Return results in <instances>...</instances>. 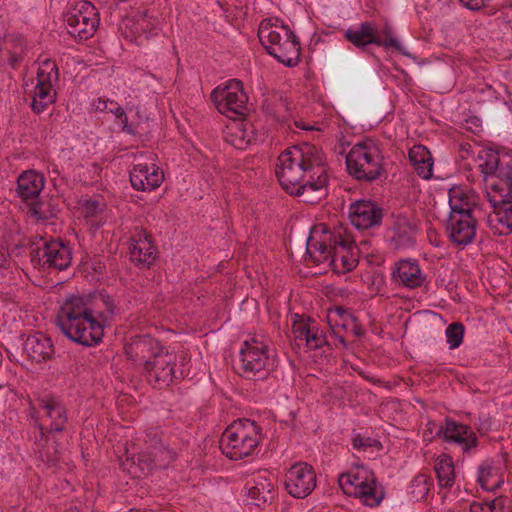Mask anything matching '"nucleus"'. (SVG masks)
<instances>
[{
    "instance_id": "nucleus-60",
    "label": "nucleus",
    "mask_w": 512,
    "mask_h": 512,
    "mask_svg": "<svg viewBox=\"0 0 512 512\" xmlns=\"http://www.w3.org/2000/svg\"><path fill=\"white\" fill-rule=\"evenodd\" d=\"M445 512H454V511H453V510H451V509H448V510H446Z\"/></svg>"
},
{
    "instance_id": "nucleus-22",
    "label": "nucleus",
    "mask_w": 512,
    "mask_h": 512,
    "mask_svg": "<svg viewBox=\"0 0 512 512\" xmlns=\"http://www.w3.org/2000/svg\"><path fill=\"white\" fill-rule=\"evenodd\" d=\"M129 255L132 262L149 267L157 255L152 236L143 229H135L130 237Z\"/></svg>"
},
{
    "instance_id": "nucleus-26",
    "label": "nucleus",
    "mask_w": 512,
    "mask_h": 512,
    "mask_svg": "<svg viewBox=\"0 0 512 512\" xmlns=\"http://www.w3.org/2000/svg\"><path fill=\"white\" fill-rule=\"evenodd\" d=\"M387 241L392 249L405 250L415 244V226L407 217H397L387 231Z\"/></svg>"
},
{
    "instance_id": "nucleus-59",
    "label": "nucleus",
    "mask_w": 512,
    "mask_h": 512,
    "mask_svg": "<svg viewBox=\"0 0 512 512\" xmlns=\"http://www.w3.org/2000/svg\"><path fill=\"white\" fill-rule=\"evenodd\" d=\"M299 127H300V128H302V129H308V128H307V127H305V126H299Z\"/></svg>"
},
{
    "instance_id": "nucleus-17",
    "label": "nucleus",
    "mask_w": 512,
    "mask_h": 512,
    "mask_svg": "<svg viewBox=\"0 0 512 512\" xmlns=\"http://www.w3.org/2000/svg\"><path fill=\"white\" fill-rule=\"evenodd\" d=\"M285 489L295 498H305L316 487V473L313 467L305 462L292 465L285 474Z\"/></svg>"
},
{
    "instance_id": "nucleus-35",
    "label": "nucleus",
    "mask_w": 512,
    "mask_h": 512,
    "mask_svg": "<svg viewBox=\"0 0 512 512\" xmlns=\"http://www.w3.org/2000/svg\"><path fill=\"white\" fill-rule=\"evenodd\" d=\"M248 496L255 500L256 505L269 502L274 497V485L265 475H257L248 487Z\"/></svg>"
},
{
    "instance_id": "nucleus-37",
    "label": "nucleus",
    "mask_w": 512,
    "mask_h": 512,
    "mask_svg": "<svg viewBox=\"0 0 512 512\" xmlns=\"http://www.w3.org/2000/svg\"><path fill=\"white\" fill-rule=\"evenodd\" d=\"M479 168L485 176H492L498 173L500 177V170L505 168V164L500 162V157L494 150H484L479 154Z\"/></svg>"
},
{
    "instance_id": "nucleus-15",
    "label": "nucleus",
    "mask_w": 512,
    "mask_h": 512,
    "mask_svg": "<svg viewBox=\"0 0 512 512\" xmlns=\"http://www.w3.org/2000/svg\"><path fill=\"white\" fill-rule=\"evenodd\" d=\"M176 355L164 347L141 371L154 388L168 387L175 378Z\"/></svg>"
},
{
    "instance_id": "nucleus-38",
    "label": "nucleus",
    "mask_w": 512,
    "mask_h": 512,
    "mask_svg": "<svg viewBox=\"0 0 512 512\" xmlns=\"http://www.w3.org/2000/svg\"><path fill=\"white\" fill-rule=\"evenodd\" d=\"M354 316L351 315L346 309L343 307L337 306L328 310L327 313V323L332 330L333 333H336L338 328H342L344 330L348 329V323L352 322V318Z\"/></svg>"
},
{
    "instance_id": "nucleus-7",
    "label": "nucleus",
    "mask_w": 512,
    "mask_h": 512,
    "mask_svg": "<svg viewBox=\"0 0 512 512\" xmlns=\"http://www.w3.org/2000/svg\"><path fill=\"white\" fill-rule=\"evenodd\" d=\"M273 366L269 339L264 336H253L242 343L237 366L241 376L262 380L267 377Z\"/></svg>"
},
{
    "instance_id": "nucleus-46",
    "label": "nucleus",
    "mask_w": 512,
    "mask_h": 512,
    "mask_svg": "<svg viewBox=\"0 0 512 512\" xmlns=\"http://www.w3.org/2000/svg\"><path fill=\"white\" fill-rule=\"evenodd\" d=\"M487 507H489V512H506V503L507 498L504 496L496 497L493 500L485 501Z\"/></svg>"
},
{
    "instance_id": "nucleus-18",
    "label": "nucleus",
    "mask_w": 512,
    "mask_h": 512,
    "mask_svg": "<svg viewBox=\"0 0 512 512\" xmlns=\"http://www.w3.org/2000/svg\"><path fill=\"white\" fill-rule=\"evenodd\" d=\"M164 347L160 341L150 335H138L125 345V354L134 366L142 369Z\"/></svg>"
},
{
    "instance_id": "nucleus-39",
    "label": "nucleus",
    "mask_w": 512,
    "mask_h": 512,
    "mask_svg": "<svg viewBox=\"0 0 512 512\" xmlns=\"http://www.w3.org/2000/svg\"><path fill=\"white\" fill-rule=\"evenodd\" d=\"M145 23V13H139L123 20L121 29L127 38L137 39L143 35V24Z\"/></svg>"
},
{
    "instance_id": "nucleus-25",
    "label": "nucleus",
    "mask_w": 512,
    "mask_h": 512,
    "mask_svg": "<svg viewBox=\"0 0 512 512\" xmlns=\"http://www.w3.org/2000/svg\"><path fill=\"white\" fill-rule=\"evenodd\" d=\"M164 180L163 171L155 164L139 163L130 172V182L134 189L152 191L158 188Z\"/></svg>"
},
{
    "instance_id": "nucleus-41",
    "label": "nucleus",
    "mask_w": 512,
    "mask_h": 512,
    "mask_svg": "<svg viewBox=\"0 0 512 512\" xmlns=\"http://www.w3.org/2000/svg\"><path fill=\"white\" fill-rule=\"evenodd\" d=\"M464 326L459 322L450 324L445 330V336L450 349L458 348L464 337Z\"/></svg>"
},
{
    "instance_id": "nucleus-19",
    "label": "nucleus",
    "mask_w": 512,
    "mask_h": 512,
    "mask_svg": "<svg viewBox=\"0 0 512 512\" xmlns=\"http://www.w3.org/2000/svg\"><path fill=\"white\" fill-rule=\"evenodd\" d=\"M144 442L145 447L139 455L140 461L164 468L174 459V453L162 443L158 428L147 429Z\"/></svg>"
},
{
    "instance_id": "nucleus-58",
    "label": "nucleus",
    "mask_w": 512,
    "mask_h": 512,
    "mask_svg": "<svg viewBox=\"0 0 512 512\" xmlns=\"http://www.w3.org/2000/svg\"><path fill=\"white\" fill-rule=\"evenodd\" d=\"M338 321L344 322V317L338 318Z\"/></svg>"
},
{
    "instance_id": "nucleus-13",
    "label": "nucleus",
    "mask_w": 512,
    "mask_h": 512,
    "mask_svg": "<svg viewBox=\"0 0 512 512\" xmlns=\"http://www.w3.org/2000/svg\"><path fill=\"white\" fill-rule=\"evenodd\" d=\"M210 98L217 110L229 118L243 116L247 111L248 97L239 80L232 79L224 86L216 87Z\"/></svg>"
},
{
    "instance_id": "nucleus-6",
    "label": "nucleus",
    "mask_w": 512,
    "mask_h": 512,
    "mask_svg": "<svg viewBox=\"0 0 512 512\" xmlns=\"http://www.w3.org/2000/svg\"><path fill=\"white\" fill-rule=\"evenodd\" d=\"M342 491L359 498L368 507H378L385 498V491L374 473L365 466H355L338 479Z\"/></svg>"
},
{
    "instance_id": "nucleus-51",
    "label": "nucleus",
    "mask_w": 512,
    "mask_h": 512,
    "mask_svg": "<svg viewBox=\"0 0 512 512\" xmlns=\"http://www.w3.org/2000/svg\"><path fill=\"white\" fill-rule=\"evenodd\" d=\"M347 330H349L354 336L359 337V338L363 337L366 333V330L363 327V325L360 324L355 317L352 318L351 323H348Z\"/></svg>"
},
{
    "instance_id": "nucleus-24",
    "label": "nucleus",
    "mask_w": 512,
    "mask_h": 512,
    "mask_svg": "<svg viewBox=\"0 0 512 512\" xmlns=\"http://www.w3.org/2000/svg\"><path fill=\"white\" fill-rule=\"evenodd\" d=\"M478 196L462 186H453L448 191L449 216L476 215L479 211Z\"/></svg>"
},
{
    "instance_id": "nucleus-9",
    "label": "nucleus",
    "mask_w": 512,
    "mask_h": 512,
    "mask_svg": "<svg viewBox=\"0 0 512 512\" xmlns=\"http://www.w3.org/2000/svg\"><path fill=\"white\" fill-rule=\"evenodd\" d=\"M32 251V263L35 267L43 269L65 270L72 261V250L67 243L60 239H46L41 237L40 243Z\"/></svg>"
},
{
    "instance_id": "nucleus-53",
    "label": "nucleus",
    "mask_w": 512,
    "mask_h": 512,
    "mask_svg": "<svg viewBox=\"0 0 512 512\" xmlns=\"http://www.w3.org/2000/svg\"><path fill=\"white\" fill-rule=\"evenodd\" d=\"M470 512H489V507L485 501L483 502H472L470 504Z\"/></svg>"
},
{
    "instance_id": "nucleus-10",
    "label": "nucleus",
    "mask_w": 512,
    "mask_h": 512,
    "mask_svg": "<svg viewBox=\"0 0 512 512\" xmlns=\"http://www.w3.org/2000/svg\"><path fill=\"white\" fill-rule=\"evenodd\" d=\"M291 345L305 351L326 348L331 350L327 336L319 324L310 317L295 314L291 324Z\"/></svg>"
},
{
    "instance_id": "nucleus-21",
    "label": "nucleus",
    "mask_w": 512,
    "mask_h": 512,
    "mask_svg": "<svg viewBox=\"0 0 512 512\" xmlns=\"http://www.w3.org/2000/svg\"><path fill=\"white\" fill-rule=\"evenodd\" d=\"M477 227V215L448 216L446 221L448 237L457 246L471 244L475 239Z\"/></svg>"
},
{
    "instance_id": "nucleus-36",
    "label": "nucleus",
    "mask_w": 512,
    "mask_h": 512,
    "mask_svg": "<svg viewBox=\"0 0 512 512\" xmlns=\"http://www.w3.org/2000/svg\"><path fill=\"white\" fill-rule=\"evenodd\" d=\"M435 473L440 487L451 488L456 479L453 459L446 454L439 456L435 464Z\"/></svg>"
},
{
    "instance_id": "nucleus-12",
    "label": "nucleus",
    "mask_w": 512,
    "mask_h": 512,
    "mask_svg": "<svg viewBox=\"0 0 512 512\" xmlns=\"http://www.w3.org/2000/svg\"><path fill=\"white\" fill-rule=\"evenodd\" d=\"M68 33L79 40L91 38L99 25V14L95 6L87 1L80 0L65 14Z\"/></svg>"
},
{
    "instance_id": "nucleus-8",
    "label": "nucleus",
    "mask_w": 512,
    "mask_h": 512,
    "mask_svg": "<svg viewBox=\"0 0 512 512\" xmlns=\"http://www.w3.org/2000/svg\"><path fill=\"white\" fill-rule=\"evenodd\" d=\"M30 414L41 434L63 432L68 423V413L64 403L56 396L47 394L38 396L30 403Z\"/></svg>"
},
{
    "instance_id": "nucleus-31",
    "label": "nucleus",
    "mask_w": 512,
    "mask_h": 512,
    "mask_svg": "<svg viewBox=\"0 0 512 512\" xmlns=\"http://www.w3.org/2000/svg\"><path fill=\"white\" fill-rule=\"evenodd\" d=\"M224 138L236 149L244 150L255 141V131L249 122H233L226 127Z\"/></svg>"
},
{
    "instance_id": "nucleus-45",
    "label": "nucleus",
    "mask_w": 512,
    "mask_h": 512,
    "mask_svg": "<svg viewBox=\"0 0 512 512\" xmlns=\"http://www.w3.org/2000/svg\"><path fill=\"white\" fill-rule=\"evenodd\" d=\"M500 178L507 186L506 196L512 199V158L505 163V168L500 170Z\"/></svg>"
},
{
    "instance_id": "nucleus-55",
    "label": "nucleus",
    "mask_w": 512,
    "mask_h": 512,
    "mask_svg": "<svg viewBox=\"0 0 512 512\" xmlns=\"http://www.w3.org/2000/svg\"><path fill=\"white\" fill-rule=\"evenodd\" d=\"M502 14L505 16V18H507L512 28V2L510 3L509 6H505L503 8Z\"/></svg>"
},
{
    "instance_id": "nucleus-56",
    "label": "nucleus",
    "mask_w": 512,
    "mask_h": 512,
    "mask_svg": "<svg viewBox=\"0 0 512 512\" xmlns=\"http://www.w3.org/2000/svg\"><path fill=\"white\" fill-rule=\"evenodd\" d=\"M336 335V338L338 340V342L344 347V348H347L348 347V344H347V341L345 340V338L343 336H340L336 333H334Z\"/></svg>"
},
{
    "instance_id": "nucleus-34",
    "label": "nucleus",
    "mask_w": 512,
    "mask_h": 512,
    "mask_svg": "<svg viewBox=\"0 0 512 512\" xmlns=\"http://www.w3.org/2000/svg\"><path fill=\"white\" fill-rule=\"evenodd\" d=\"M409 160L419 177L428 180L433 175V158L423 145H414L409 150Z\"/></svg>"
},
{
    "instance_id": "nucleus-16",
    "label": "nucleus",
    "mask_w": 512,
    "mask_h": 512,
    "mask_svg": "<svg viewBox=\"0 0 512 512\" xmlns=\"http://www.w3.org/2000/svg\"><path fill=\"white\" fill-rule=\"evenodd\" d=\"M328 267L337 273L352 271L359 261V249L345 230L337 229L336 243Z\"/></svg>"
},
{
    "instance_id": "nucleus-33",
    "label": "nucleus",
    "mask_w": 512,
    "mask_h": 512,
    "mask_svg": "<svg viewBox=\"0 0 512 512\" xmlns=\"http://www.w3.org/2000/svg\"><path fill=\"white\" fill-rule=\"evenodd\" d=\"M44 184L43 174L35 170H27L17 179L18 195L24 200L36 198L43 190Z\"/></svg>"
},
{
    "instance_id": "nucleus-48",
    "label": "nucleus",
    "mask_w": 512,
    "mask_h": 512,
    "mask_svg": "<svg viewBox=\"0 0 512 512\" xmlns=\"http://www.w3.org/2000/svg\"><path fill=\"white\" fill-rule=\"evenodd\" d=\"M481 127H482V122L476 116L469 117L468 119L465 120V123L463 124V128L465 130L470 131L474 134L479 133L481 131Z\"/></svg>"
},
{
    "instance_id": "nucleus-50",
    "label": "nucleus",
    "mask_w": 512,
    "mask_h": 512,
    "mask_svg": "<svg viewBox=\"0 0 512 512\" xmlns=\"http://www.w3.org/2000/svg\"><path fill=\"white\" fill-rule=\"evenodd\" d=\"M101 210V205L97 201H86L83 204V212L86 217H93Z\"/></svg>"
},
{
    "instance_id": "nucleus-23",
    "label": "nucleus",
    "mask_w": 512,
    "mask_h": 512,
    "mask_svg": "<svg viewBox=\"0 0 512 512\" xmlns=\"http://www.w3.org/2000/svg\"><path fill=\"white\" fill-rule=\"evenodd\" d=\"M349 216L357 229H368L381 224L383 210L372 201L359 200L350 206Z\"/></svg>"
},
{
    "instance_id": "nucleus-3",
    "label": "nucleus",
    "mask_w": 512,
    "mask_h": 512,
    "mask_svg": "<svg viewBox=\"0 0 512 512\" xmlns=\"http://www.w3.org/2000/svg\"><path fill=\"white\" fill-rule=\"evenodd\" d=\"M258 37L267 52L287 67L300 61V43L291 29L278 18L263 19L258 28Z\"/></svg>"
},
{
    "instance_id": "nucleus-5",
    "label": "nucleus",
    "mask_w": 512,
    "mask_h": 512,
    "mask_svg": "<svg viewBox=\"0 0 512 512\" xmlns=\"http://www.w3.org/2000/svg\"><path fill=\"white\" fill-rule=\"evenodd\" d=\"M348 173L357 180L372 182L384 173V156L380 145L366 138L352 146L346 155Z\"/></svg>"
},
{
    "instance_id": "nucleus-52",
    "label": "nucleus",
    "mask_w": 512,
    "mask_h": 512,
    "mask_svg": "<svg viewBox=\"0 0 512 512\" xmlns=\"http://www.w3.org/2000/svg\"><path fill=\"white\" fill-rule=\"evenodd\" d=\"M374 443L377 442L371 438H362L360 436H356L353 439V447L357 450H365L367 447L373 446Z\"/></svg>"
},
{
    "instance_id": "nucleus-49",
    "label": "nucleus",
    "mask_w": 512,
    "mask_h": 512,
    "mask_svg": "<svg viewBox=\"0 0 512 512\" xmlns=\"http://www.w3.org/2000/svg\"><path fill=\"white\" fill-rule=\"evenodd\" d=\"M143 35L145 38L156 33L157 29V21L153 17H149L147 13H145V23L143 24Z\"/></svg>"
},
{
    "instance_id": "nucleus-44",
    "label": "nucleus",
    "mask_w": 512,
    "mask_h": 512,
    "mask_svg": "<svg viewBox=\"0 0 512 512\" xmlns=\"http://www.w3.org/2000/svg\"><path fill=\"white\" fill-rule=\"evenodd\" d=\"M411 494L416 500L424 499L429 492V483L424 475L415 477L411 484Z\"/></svg>"
},
{
    "instance_id": "nucleus-1",
    "label": "nucleus",
    "mask_w": 512,
    "mask_h": 512,
    "mask_svg": "<svg viewBox=\"0 0 512 512\" xmlns=\"http://www.w3.org/2000/svg\"><path fill=\"white\" fill-rule=\"evenodd\" d=\"M276 176L291 195L302 196L310 204L327 194V165L314 145L292 146L283 151L276 164Z\"/></svg>"
},
{
    "instance_id": "nucleus-27",
    "label": "nucleus",
    "mask_w": 512,
    "mask_h": 512,
    "mask_svg": "<svg viewBox=\"0 0 512 512\" xmlns=\"http://www.w3.org/2000/svg\"><path fill=\"white\" fill-rule=\"evenodd\" d=\"M337 230L323 231L319 239L315 235H311L307 240V254L309 258L316 264L329 265L334 251L333 245L336 243Z\"/></svg>"
},
{
    "instance_id": "nucleus-28",
    "label": "nucleus",
    "mask_w": 512,
    "mask_h": 512,
    "mask_svg": "<svg viewBox=\"0 0 512 512\" xmlns=\"http://www.w3.org/2000/svg\"><path fill=\"white\" fill-rule=\"evenodd\" d=\"M28 358L35 363L50 360L54 354V346L49 337L41 332L29 335L23 345Z\"/></svg>"
},
{
    "instance_id": "nucleus-57",
    "label": "nucleus",
    "mask_w": 512,
    "mask_h": 512,
    "mask_svg": "<svg viewBox=\"0 0 512 512\" xmlns=\"http://www.w3.org/2000/svg\"><path fill=\"white\" fill-rule=\"evenodd\" d=\"M52 172L57 174V175L59 174V171H58V169L55 166H53Z\"/></svg>"
},
{
    "instance_id": "nucleus-42",
    "label": "nucleus",
    "mask_w": 512,
    "mask_h": 512,
    "mask_svg": "<svg viewBox=\"0 0 512 512\" xmlns=\"http://www.w3.org/2000/svg\"><path fill=\"white\" fill-rule=\"evenodd\" d=\"M23 54V43L21 40L18 41L15 46V50L10 51L5 49V55H3V49L0 48V63H5L7 60L12 68H16L22 60Z\"/></svg>"
},
{
    "instance_id": "nucleus-47",
    "label": "nucleus",
    "mask_w": 512,
    "mask_h": 512,
    "mask_svg": "<svg viewBox=\"0 0 512 512\" xmlns=\"http://www.w3.org/2000/svg\"><path fill=\"white\" fill-rule=\"evenodd\" d=\"M460 3L467 9L472 11H479L484 7L488 6V4L492 0H459Z\"/></svg>"
},
{
    "instance_id": "nucleus-4",
    "label": "nucleus",
    "mask_w": 512,
    "mask_h": 512,
    "mask_svg": "<svg viewBox=\"0 0 512 512\" xmlns=\"http://www.w3.org/2000/svg\"><path fill=\"white\" fill-rule=\"evenodd\" d=\"M262 438V429L249 419H238L230 424L220 439L222 453L231 460L251 456Z\"/></svg>"
},
{
    "instance_id": "nucleus-32",
    "label": "nucleus",
    "mask_w": 512,
    "mask_h": 512,
    "mask_svg": "<svg viewBox=\"0 0 512 512\" xmlns=\"http://www.w3.org/2000/svg\"><path fill=\"white\" fill-rule=\"evenodd\" d=\"M477 482L486 491L500 488L504 483L502 467L491 460L482 462L478 467Z\"/></svg>"
},
{
    "instance_id": "nucleus-30",
    "label": "nucleus",
    "mask_w": 512,
    "mask_h": 512,
    "mask_svg": "<svg viewBox=\"0 0 512 512\" xmlns=\"http://www.w3.org/2000/svg\"><path fill=\"white\" fill-rule=\"evenodd\" d=\"M393 279L407 288L420 287L425 281V275L416 261L403 259L396 264L392 273Z\"/></svg>"
},
{
    "instance_id": "nucleus-43",
    "label": "nucleus",
    "mask_w": 512,
    "mask_h": 512,
    "mask_svg": "<svg viewBox=\"0 0 512 512\" xmlns=\"http://www.w3.org/2000/svg\"><path fill=\"white\" fill-rule=\"evenodd\" d=\"M95 109L98 111H107L115 115L116 118L123 116L124 109L114 100L106 98H98L93 104Z\"/></svg>"
},
{
    "instance_id": "nucleus-54",
    "label": "nucleus",
    "mask_w": 512,
    "mask_h": 512,
    "mask_svg": "<svg viewBox=\"0 0 512 512\" xmlns=\"http://www.w3.org/2000/svg\"><path fill=\"white\" fill-rule=\"evenodd\" d=\"M117 119H119L122 130L124 132L129 133V134L133 133V129L128 124V117L125 112H123V116H119Z\"/></svg>"
},
{
    "instance_id": "nucleus-2",
    "label": "nucleus",
    "mask_w": 512,
    "mask_h": 512,
    "mask_svg": "<svg viewBox=\"0 0 512 512\" xmlns=\"http://www.w3.org/2000/svg\"><path fill=\"white\" fill-rule=\"evenodd\" d=\"M114 312V302L107 294L100 293L91 299L71 295L61 302L56 325L73 342L92 347L102 341Z\"/></svg>"
},
{
    "instance_id": "nucleus-40",
    "label": "nucleus",
    "mask_w": 512,
    "mask_h": 512,
    "mask_svg": "<svg viewBox=\"0 0 512 512\" xmlns=\"http://www.w3.org/2000/svg\"><path fill=\"white\" fill-rule=\"evenodd\" d=\"M28 214L37 221H46L56 216V210L49 201H34L31 203Z\"/></svg>"
},
{
    "instance_id": "nucleus-14",
    "label": "nucleus",
    "mask_w": 512,
    "mask_h": 512,
    "mask_svg": "<svg viewBox=\"0 0 512 512\" xmlns=\"http://www.w3.org/2000/svg\"><path fill=\"white\" fill-rule=\"evenodd\" d=\"M345 38L357 48L375 44L385 48H393L402 51L399 41L392 36L391 30L385 28L378 31L372 22H362L357 28H349L345 32Z\"/></svg>"
},
{
    "instance_id": "nucleus-20",
    "label": "nucleus",
    "mask_w": 512,
    "mask_h": 512,
    "mask_svg": "<svg viewBox=\"0 0 512 512\" xmlns=\"http://www.w3.org/2000/svg\"><path fill=\"white\" fill-rule=\"evenodd\" d=\"M436 434L443 436L446 442L459 446L464 453H469L478 446V438L473 429L451 418L445 419V424L439 428Z\"/></svg>"
},
{
    "instance_id": "nucleus-29",
    "label": "nucleus",
    "mask_w": 512,
    "mask_h": 512,
    "mask_svg": "<svg viewBox=\"0 0 512 512\" xmlns=\"http://www.w3.org/2000/svg\"><path fill=\"white\" fill-rule=\"evenodd\" d=\"M488 226L495 235H508L512 232V199L507 197L498 206H494L493 213L488 215Z\"/></svg>"
},
{
    "instance_id": "nucleus-11",
    "label": "nucleus",
    "mask_w": 512,
    "mask_h": 512,
    "mask_svg": "<svg viewBox=\"0 0 512 512\" xmlns=\"http://www.w3.org/2000/svg\"><path fill=\"white\" fill-rule=\"evenodd\" d=\"M59 81V70L55 61L45 59L39 63L37 83L34 87L32 110L43 112L47 106L56 100V85Z\"/></svg>"
}]
</instances>
